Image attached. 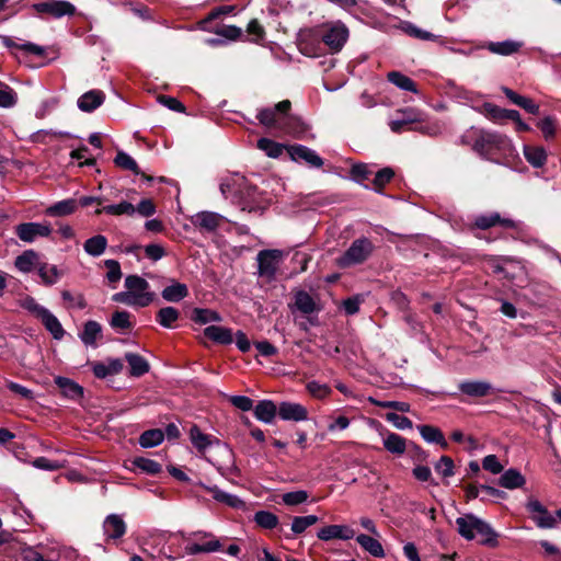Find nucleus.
<instances>
[{
	"label": "nucleus",
	"mask_w": 561,
	"mask_h": 561,
	"mask_svg": "<svg viewBox=\"0 0 561 561\" xmlns=\"http://www.w3.org/2000/svg\"><path fill=\"white\" fill-rule=\"evenodd\" d=\"M226 220V218L215 211L203 210L191 217L192 225L201 232H215Z\"/></svg>",
	"instance_id": "obj_12"
},
{
	"label": "nucleus",
	"mask_w": 561,
	"mask_h": 561,
	"mask_svg": "<svg viewBox=\"0 0 561 561\" xmlns=\"http://www.w3.org/2000/svg\"><path fill=\"white\" fill-rule=\"evenodd\" d=\"M83 249L91 256H100L105 251V237L99 234L88 239Z\"/></svg>",
	"instance_id": "obj_49"
},
{
	"label": "nucleus",
	"mask_w": 561,
	"mask_h": 561,
	"mask_svg": "<svg viewBox=\"0 0 561 561\" xmlns=\"http://www.w3.org/2000/svg\"><path fill=\"white\" fill-rule=\"evenodd\" d=\"M125 358L130 367L131 376L140 377L149 371V363L142 356L135 353H126Z\"/></svg>",
	"instance_id": "obj_35"
},
{
	"label": "nucleus",
	"mask_w": 561,
	"mask_h": 561,
	"mask_svg": "<svg viewBox=\"0 0 561 561\" xmlns=\"http://www.w3.org/2000/svg\"><path fill=\"white\" fill-rule=\"evenodd\" d=\"M55 383L61 390L62 394L71 400H78L83 394V389L73 380L58 376L55 378Z\"/></svg>",
	"instance_id": "obj_30"
},
{
	"label": "nucleus",
	"mask_w": 561,
	"mask_h": 561,
	"mask_svg": "<svg viewBox=\"0 0 561 561\" xmlns=\"http://www.w3.org/2000/svg\"><path fill=\"white\" fill-rule=\"evenodd\" d=\"M348 35V28L340 21L324 24L319 30V36L332 53H337L343 48Z\"/></svg>",
	"instance_id": "obj_5"
},
{
	"label": "nucleus",
	"mask_w": 561,
	"mask_h": 561,
	"mask_svg": "<svg viewBox=\"0 0 561 561\" xmlns=\"http://www.w3.org/2000/svg\"><path fill=\"white\" fill-rule=\"evenodd\" d=\"M378 538L379 537H371L365 534H359L355 537L356 542L370 556L375 558H383L385 550Z\"/></svg>",
	"instance_id": "obj_22"
},
{
	"label": "nucleus",
	"mask_w": 561,
	"mask_h": 561,
	"mask_svg": "<svg viewBox=\"0 0 561 561\" xmlns=\"http://www.w3.org/2000/svg\"><path fill=\"white\" fill-rule=\"evenodd\" d=\"M402 28L409 36L421 39V41L435 42L439 37L431 32L420 28L419 26H416L410 22H405Z\"/></svg>",
	"instance_id": "obj_50"
},
{
	"label": "nucleus",
	"mask_w": 561,
	"mask_h": 561,
	"mask_svg": "<svg viewBox=\"0 0 561 561\" xmlns=\"http://www.w3.org/2000/svg\"><path fill=\"white\" fill-rule=\"evenodd\" d=\"M95 205L94 214L99 215L103 210V199L95 196H82L78 201L75 198H68L55 203L47 208L46 213L49 216H67L77 210L80 207H89Z\"/></svg>",
	"instance_id": "obj_3"
},
{
	"label": "nucleus",
	"mask_w": 561,
	"mask_h": 561,
	"mask_svg": "<svg viewBox=\"0 0 561 561\" xmlns=\"http://www.w3.org/2000/svg\"><path fill=\"white\" fill-rule=\"evenodd\" d=\"M526 510L537 527L552 529L557 526V517L537 499L530 497L526 503Z\"/></svg>",
	"instance_id": "obj_9"
},
{
	"label": "nucleus",
	"mask_w": 561,
	"mask_h": 561,
	"mask_svg": "<svg viewBox=\"0 0 561 561\" xmlns=\"http://www.w3.org/2000/svg\"><path fill=\"white\" fill-rule=\"evenodd\" d=\"M257 148L265 152L270 158H278L284 151H287L288 146L276 142L270 138H260L257 140Z\"/></svg>",
	"instance_id": "obj_38"
},
{
	"label": "nucleus",
	"mask_w": 561,
	"mask_h": 561,
	"mask_svg": "<svg viewBox=\"0 0 561 561\" xmlns=\"http://www.w3.org/2000/svg\"><path fill=\"white\" fill-rule=\"evenodd\" d=\"M387 79L390 83L396 85L398 89L402 91H408L417 94L419 90L416 88L415 82L409 78L408 76L403 75L400 71H390L387 75Z\"/></svg>",
	"instance_id": "obj_33"
},
{
	"label": "nucleus",
	"mask_w": 561,
	"mask_h": 561,
	"mask_svg": "<svg viewBox=\"0 0 561 561\" xmlns=\"http://www.w3.org/2000/svg\"><path fill=\"white\" fill-rule=\"evenodd\" d=\"M102 103L103 92L99 90H91L78 99L77 105L82 112L90 113L102 105Z\"/></svg>",
	"instance_id": "obj_24"
},
{
	"label": "nucleus",
	"mask_w": 561,
	"mask_h": 561,
	"mask_svg": "<svg viewBox=\"0 0 561 561\" xmlns=\"http://www.w3.org/2000/svg\"><path fill=\"white\" fill-rule=\"evenodd\" d=\"M36 268L43 283L46 285H53L59 279V272L55 265L38 262Z\"/></svg>",
	"instance_id": "obj_47"
},
{
	"label": "nucleus",
	"mask_w": 561,
	"mask_h": 561,
	"mask_svg": "<svg viewBox=\"0 0 561 561\" xmlns=\"http://www.w3.org/2000/svg\"><path fill=\"white\" fill-rule=\"evenodd\" d=\"M39 320L54 339L61 340L64 337L65 330L60 321L49 310H47Z\"/></svg>",
	"instance_id": "obj_36"
},
{
	"label": "nucleus",
	"mask_w": 561,
	"mask_h": 561,
	"mask_svg": "<svg viewBox=\"0 0 561 561\" xmlns=\"http://www.w3.org/2000/svg\"><path fill=\"white\" fill-rule=\"evenodd\" d=\"M32 9L39 14H47L54 19L71 16L76 13V7L66 0H46L33 3Z\"/></svg>",
	"instance_id": "obj_8"
},
{
	"label": "nucleus",
	"mask_w": 561,
	"mask_h": 561,
	"mask_svg": "<svg viewBox=\"0 0 561 561\" xmlns=\"http://www.w3.org/2000/svg\"><path fill=\"white\" fill-rule=\"evenodd\" d=\"M114 163L123 170L131 171L135 174L139 173V168L135 159L122 150H119L114 158Z\"/></svg>",
	"instance_id": "obj_53"
},
{
	"label": "nucleus",
	"mask_w": 561,
	"mask_h": 561,
	"mask_svg": "<svg viewBox=\"0 0 561 561\" xmlns=\"http://www.w3.org/2000/svg\"><path fill=\"white\" fill-rule=\"evenodd\" d=\"M308 125L300 118L294 117L287 113L284 122L283 130L296 138H302L308 133Z\"/></svg>",
	"instance_id": "obj_34"
},
{
	"label": "nucleus",
	"mask_w": 561,
	"mask_h": 561,
	"mask_svg": "<svg viewBox=\"0 0 561 561\" xmlns=\"http://www.w3.org/2000/svg\"><path fill=\"white\" fill-rule=\"evenodd\" d=\"M309 497V494L305 490H298L293 492H287L282 495V501L287 506H296L305 503Z\"/></svg>",
	"instance_id": "obj_57"
},
{
	"label": "nucleus",
	"mask_w": 561,
	"mask_h": 561,
	"mask_svg": "<svg viewBox=\"0 0 561 561\" xmlns=\"http://www.w3.org/2000/svg\"><path fill=\"white\" fill-rule=\"evenodd\" d=\"M244 185L243 178L231 179L220 184L221 194L225 198H231L232 202L242 203V210L248 208L247 202L244 201L241 186Z\"/></svg>",
	"instance_id": "obj_17"
},
{
	"label": "nucleus",
	"mask_w": 561,
	"mask_h": 561,
	"mask_svg": "<svg viewBox=\"0 0 561 561\" xmlns=\"http://www.w3.org/2000/svg\"><path fill=\"white\" fill-rule=\"evenodd\" d=\"M254 522L262 528L273 529L278 525V517L268 511H259L254 515Z\"/></svg>",
	"instance_id": "obj_54"
},
{
	"label": "nucleus",
	"mask_w": 561,
	"mask_h": 561,
	"mask_svg": "<svg viewBox=\"0 0 561 561\" xmlns=\"http://www.w3.org/2000/svg\"><path fill=\"white\" fill-rule=\"evenodd\" d=\"M434 469L442 478L447 479L455 474L454 460L448 456H442L435 463Z\"/></svg>",
	"instance_id": "obj_51"
},
{
	"label": "nucleus",
	"mask_w": 561,
	"mask_h": 561,
	"mask_svg": "<svg viewBox=\"0 0 561 561\" xmlns=\"http://www.w3.org/2000/svg\"><path fill=\"white\" fill-rule=\"evenodd\" d=\"M133 465L135 468L139 469L141 472L156 476L161 472L162 467L159 462L153 459L145 458V457H136L133 460Z\"/></svg>",
	"instance_id": "obj_46"
},
{
	"label": "nucleus",
	"mask_w": 561,
	"mask_h": 561,
	"mask_svg": "<svg viewBox=\"0 0 561 561\" xmlns=\"http://www.w3.org/2000/svg\"><path fill=\"white\" fill-rule=\"evenodd\" d=\"M417 430L420 435L426 443L437 444L442 448L448 447V443L445 439L443 432L438 427L432 425H419Z\"/></svg>",
	"instance_id": "obj_27"
},
{
	"label": "nucleus",
	"mask_w": 561,
	"mask_h": 561,
	"mask_svg": "<svg viewBox=\"0 0 561 561\" xmlns=\"http://www.w3.org/2000/svg\"><path fill=\"white\" fill-rule=\"evenodd\" d=\"M0 89V107H12L16 103V93L9 85L4 84Z\"/></svg>",
	"instance_id": "obj_64"
},
{
	"label": "nucleus",
	"mask_w": 561,
	"mask_h": 561,
	"mask_svg": "<svg viewBox=\"0 0 561 561\" xmlns=\"http://www.w3.org/2000/svg\"><path fill=\"white\" fill-rule=\"evenodd\" d=\"M125 287L134 296L136 307H147L154 299V293L150 291L149 283L138 275H128L125 278Z\"/></svg>",
	"instance_id": "obj_7"
},
{
	"label": "nucleus",
	"mask_w": 561,
	"mask_h": 561,
	"mask_svg": "<svg viewBox=\"0 0 561 561\" xmlns=\"http://www.w3.org/2000/svg\"><path fill=\"white\" fill-rule=\"evenodd\" d=\"M524 43L520 41L506 39L503 42H490L486 44V49L495 55L511 56L517 53Z\"/></svg>",
	"instance_id": "obj_21"
},
{
	"label": "nucleus",
	"mask_w": 561,
	"mask_h": 561,
	"mask_svg": "<svg viewBox=\"0 0 561 561\" xmlns=\"http://www.w3.org/2000/svg\"><path fill=\"white\" fill-rule=\"evenodd\" d=\"M383 447L391 454L402 455L407 449V440L396 433H388L383 437Z\"/></svg>",
	"instance_id": "obj_40"
},
{
	"label": "nucleus",
	"mask_w": 561,
	"mask_h": 561,
	"mask_svg": "<svg viewBox=\"0 0 561 561\" xmlns=\"http://www.w3.org/2000/svg\"><path fill=\"white\" fill-rule=\"evenodd\" d=\"M127 531V525L122 515H107V539H121Z\"/></svg>",
	"instance_id": "obj_28"
},
{
	"label": "nucleus",
	"mask_w": 561,
	"mask_h": 561,
	"mask_svg": "<svg viewBox=\"0 0 561 561\" xmlns=\"http://www.w3.org/2000/svg\"><path fill=\"white\" fill-rule=\"evenodd\" d=\"M20 306L35 316L37 319H41L42 316L48 310L47 308L37 304V301L31 297L26 296L19 301Z\"/></svg>",
	"instance_id": "obj_55"
},
{
	"label": "nucleus",
	"mask_w": 561,
	"mask_h": 561,
	"mask_svg": "<svg viewBox=\"0 0 561 561\" xmlns=\"http://www.w3.org/2000/svg\"><path fill=\"white\" fill-rule=\"evenodd\" d=\"M278 415L284 421H306L308 419L307 409L295 402H282L278 407Z\"/></svg>",
	"instance_id": "obj_19"
},
{
	"label": "nucleus",
	"mask_w": 561,
	"mask_h": 561,
	"mask_svg": "<svg viewBox=\"0 0 561 561\" xmlns=\"http://www.w3.org/2000/svg\"><path fill=\"white\" fill-rule=\"evenodd\" d=\"M180 312L174 307H163L157 313V321L163 328H173L178 321Z\"/></svg>",
	"instance_id": "obj_45"
},
{
	"label": "nucleus",
	"mask_w": 561,
	"mask_h": 561,
	"mask_svg": "<svg viewBox=\"0 0 561 561\" xmlns=\"http://www.w3.org/2000/svg\"><path fill=\"white\" fill-rule=\"evenodd\" d=\"M130 314L127 311H116L111 319V325L114 329L125 330L130 328Z\"/></svg>",
	"instance_id": "obj_60"
},
{
	"label": "nucleus",
	"mask_w": 561,
	"mask_h": 561,
	"mask_svg": "<svg viewBox=\"0 0 561 561\" xmlns=\"http://www.w3.org/2000/svg\"><path fill=\"white\" fill-rule=\"evenodd\" d=\"M502 91L513 104L524 108L530 114H538L539 106L535 104L531 99L519 95L518 93L506 87H503Z\"/></svg>",
	"instance_id": "obj_31"
},
{
	"label": "nucleus",
	"mask_w": 561,
	"mask_h": 561,
	"mask_svg": "<svg viewBox=\"0 0 561 561\" xmlns=\"http://www.w3.org/2000/svg\"><path fill=\"white\" fill-rule=\"evenodd\" d=\"M317 536L323 541L332 539L350 540L355 537V531L347 525H329L321 528Z\"/></svg>",
	"instance_id": "obj_16"
},
{
	"label": "nucleus",
	"mask_w": 561,
	"mask_h": 561,
	"mask_svg": "<svg viewBox=\"0 0 561 561\" xmlns=\"http://www.w3.org/2000/svg\"><path fill=\"white\" fill-rule=\"evenodd\" d=\"M386 420L398 430H410L413 426L412 421L409 417L394 412L387 413Z\"/></svg>",
	"instance_id": "obj_61"
},
{
	"label": "nucleus",
	"mask_w": 561,
	"mask_h": 561,
	"mask_svg": "<svg viewBox=\"0 0 561 561\" xmlns=\"http://www.w3.org/2000/svg\"><path fill=\"white\" fill-rule=\"evenodd\" d=\"M526 478L515 468L505 470L499 478V484L508 490H514L524 486Z\"/></svg>",
	"instance_id": "obj_25"
},
{
	"label": "nucleus",
	"mask_w": 561,
	"mask_h": 561,
	"mask_svg": "<svg viewBox=\"0 0 561 561\" xmlns=\"http://www.w3.org/2000/svg\"><path fill=\"white\" fill-rule=\"evenodd\" d=\"M290 106V101L284 100L275 104L273 107L260 108L256 114V119L261 125L267 128H277L283 130L285 117L289 112Z\"/></svg>",
	"instance_id": "obj_6"
},
{
	"label": "nucleus",
	"mask_w": 561,
	"mask_h": 561,
	"mask_svg": "<svg viewBox=\"0 0 561 561\" xmlns=\"http://www.w3.org/2000/svg\"><path fill=\"white\" fill-rule=\"evenodd\" d=\"M190 438L193 446L199 451L206 450L214 442L210 435L204 434L196 425L191 428Z\"/></svg>",
	"instance_id": "obj_44"
},
{
	"label": "nucleus",
	"mask_w": 561,
	"mask_h": 561,
	"mask_svg": "<svg viewBox=\"0 0 561 561\" xmlns=\"http://www.w3.org/2000/svg\"><path fill=\"white\" fill-rule=\"evenodd\" d=\"M15 233L23 242L32 243L37 238L48 237L51 233V228L46 222H24L15 227Z\"/></svg>",
	"instance_id": "obj_11"
},
{
	"label": "nucleus",
	"mask_w": 561,
	"mask_h": 561,
	"mask_svg": "<svg viewBox=\"0 0 561 561\" xmlns=\"http://www.w3.org/2000/svg\"><path fill=\"white\" fill-rule=\"evenodd\" d=\"M204 335L221 345H229L233 342L231 329L225 327L209 325L204 329Z\"/></svg>",
	"instance_id": "obj_23"
},
{
	"label": "nucleus",
	"mask_w": 561,
	"mask_h": 561,
	"mask_svg": "<svg viewBox=\"0 0 561 561\" xmlns=\"http://www.w3.org/2000/svg\"><path fill=\"white\" fill-rule=\"evenodd\" d=\"M2 43L4 44L5 47H8L10 49H12V48L20 49L26 54H31V55H35V56H43L45 54V48L43 46H39L34 43H30V42L18 44L9 36H3Z\"/></svg>",
	"instance_id": "obj_37"
},
{
	"label": "nucleus",
	"mask_w": 561,
	"mask_h": 561,
	"mask_svg": "<svg viewBox=\"0 0 561 561\" xmlns=\"http://www.w3.org/2000/svg\"><path fill=\"white\" fill-rule=\"evenodd\" d=\"M526 160L535 168H540L546 163L547 154L542 147H524Z\"/></svg>",
	"instance_id": "obj_43"
},
{
	"label": "nucleus",
	"mask_w": 561,
	"mask_h": 561,
	"mask_svg": "<svg viewBox=\"0 0 561 561\" xmlns=\"http://www.w3.org/2000/svg\"><path fill=\"white\" fill-rule=\"evenodd\" d=\"M500 225L504 228H516L517 222L510 218H502L499 213H490L478 215L474 218V226L479 229L485 230L491 227Z\"/></svg>",
	"instance_id": "obj_18"
},
{
	"label": "nucleus",
	"mask_w": 561,
	"mask_h": 561,
	"mask_svg": "<svg viewBox=\"0 0 561 561\" xmlns=\"http://www.w3.org/2000/svg\"><path fill=\"white\" fill-rule=\"evenodd\" d=\"M368 401L376 407L385 408V409H393V410L402 412V413L410 412V409H411L410 404L408 402H403V401H381V400H377L373 397H369Z\"/></svg>",
	"instance_id": "obj_56"
},
{
	"label": "nucleus",
	"mask_w": 561,
	"mask_h": 561,
	"mask_svg": "<svg viewBox=\"0 0 561 561\" xmlns=\"http://www.w3.org/2000/svg\"><path fill=\"white\" fill-rule=\"evenodd\" d=\"M456 526L459 535L467 540L479 539L481 545L489 547L497 546L499 535L489 523L473 514H466L456 518Z\"/></svg>",
	"instance_id": "obj_2"
},
{
	"label": "nucleus",
	"mask_w": 561,
	"mask_h": 561,
	"mask_svg": "<svg viewBox=\"0 0 561 561\" xmlns=\"http://www.w3.org/2000/svg\"><path fill=\"white\" fill-rule=\"evenodd\" d=\"M287 153L295 162H305L310 168L319 169L323 165V159L311 148L304 145H289Z\"/></svg>",
	"instance_id": "obj_13"
},
{
	"label": "nucleus",
	"mask_w": 561,
	"mask_h": 561,
	"mask_svg": "<svg viewBox=\"0 0 561 561\" xmlns=\"http://www.w3.org/2000/svg\"><path fill=\"white\" fill-rule=\"evenodd\" d=\"M38 264V254L34 250H25L22 254L18 255L14 261V266L22 273H31Z\"/></svg>",
	"instance_id": "obj_32"
},
{
	"label": "nucleus",
	"mask_w": 561,
	"mask_h": 561,
	"mask_svg": "<svg viewBox=\"0 0 561 561\" xmlns=\"http://www.w3.org/2000/svg\"><path fill=\"white\" fill-rule=\"evenodd\" d=\"M136 213L135 206L129 202L107 205V214L133 216Z\"/></svg>",
	"instance_id": "obj_63"
},
{
	"label": "nucleus",
	"mask_w": 561,
	"mask_h": 561,
	"mask_svg": "<svg viewBox=\"0 0 561 561\" xmlns=\"http://www.w3.org/2000/svg\"><path fill=\"white\" fill-rule=\"evenodd\" d=\"M482 468L492 474H499L503 472V465L500 462L496 455H488L482 459Z\"/></svg>",
	"instance_id": "obj_62"
},
{
	"label": "nucleus",
	"mask_w": 561,
	"mask_h": 561,
	"mask_svg": "<svg viewBox=\"0 0 561 561\" xmlns=\"http://www.w3.org/2000/svg\"><path fill=\"white\" fill-rule=\"evenodd\" d=\"M188 295V288L185 284L172 280L170 285L165 286L161 291V296L165 301L179 302Z\"/></svg>",
	"instance_id": "obj_26"
},
{
	"label": "nucleus",
	"mask_w": 561,
	"mask_h": 561,
	"mask_svg": "<svg viewBox=\"0 0 561 561\" xmlns=\"http://www.w3.org/2000/svg\"><path fill=\"white\" fill-rule=\"evenodd\" d=\"M318 523V517L316 515H307V516H296L291 522V531L293 535L302 534L308 527Z\"/></svg>",
	"instance_id": "obj_52"
},
{
	"label": "nucleus",
	"mask_w": 561,
	"mask_h": 561,
	"mask_svg": "<svg viewBox=\"0 0 561 561\" xmlns=\"http://www.w3.org/2000/svg\"><path fill=\"white\" fill-rule=\"evenodd\" d=\"M164 439V432L160 428L145 431L138 439L142 448H152L160 445Z\"/></svg>",
	"instance_id": "obj_41"
},
{
	"label": "nucleus",
	"mask_w": 561,
	"mask_h": 561,
	"mask_svg": "<svg viewBox=\"0 0 561 561\" xmlns=\"http://www.w3.org/2000/svg\"><path fill=\"white\" fill-rule=\"evenodd\" d=\"M202 486L211 494L213 499L221 504H225L232 508H244L245 502L241 500L239 496L225 492L219 489L217 485H206L202 484Z\"/></svg>",
	"instance_id": "obj_20"
},
{
	"label": "nucleus",
	"mask_w": 561,
	"mask_h": 561,
	"mask_svg": "<svg viewBox=\"0 0 561 561\" xmlns=\"http://www.w3.org/2000/svg\"><path fill=\"white\" fill-rule=\"evenodd\" d=\"M285 254L283 250L277 249L260 251L256 256L259 274L267 278H273Z\"/></svg>",
	"instance_id": "obj_10"
},
{
	"label": "nucleus",
	"mask_w": 561,
	"mask_h": 561,
	"mask_svg": "<svg viewBox=\"0 0 561 561\" xmlns=\"http://www.w3.org/2000/svg\"><path fill=\"white\" fill-rule=\"evenodd\" d=\"M306 388L317 399H324L331 393V388L327 383H320L316 380L309 381Z\"/></svg>",
	"instance_id": "obj_58"
},
{
	"label": "nucleus",
	"mask_w": 561,
	"mask_h": 561,
	"mask_svg": "<svg viewBox=\"0 0 561 561\" xmlns=\"http://www.w3.org/2000/svg\"><path fill=\"white\" fill-rule=\"evenodd\" d=\"M295 306L300 312L305 314H309L316 311V302L313 298L306 291H298L295 295Z\"/></svg>",
	"instance_id": "obj_48"
},
{
	"label": "nucleus",
	"mask_w": 561,
	"mask_h": 561,
	"mask_svg": "<svg viewBox=\"0 0 561 561\" xmlns=\"http://www.w3.org/2000/svg\"><path fill=\"white\" fill-rule=\"evenodd\" d=\"M192 320L198 324L220 322L222 320L219 312L207 308H195L192 312Z\"/></svg>",
	"instance_id": "obj_42"
},
{
	"label": "nucleus",
	"mask_w": 561,
	"mask_h": 561,
	"mask_svg": "<svg viewBox=\"0 0 561 561\" xmlns=\"http://www.w3.org/2000/svg\"><path fill=\"white\" fill-rule=\"evenodd\" d=\"M374 251V245L368 238H359L352 242L350 248L339 259L341 267H350L365 262Z\"/></svg>",
	"instance_id": "obj_4"
},
{
	"label": "nucleus",
	"mask_w": 561,
	"mask_h": 561,
	"mask_svg": "<svg viewBox=\"0 0 561 561\" xmlns=\"http://www.w3.org/2000/svg\"><path fill=\"white\" fill-rule=\"evenodd\" d=\"M276 413H278V409L271 400H262L254 408L255 417L266 424L274 421Z\"/></svg>",
	"instance_id": "obj_29"
},
{
	"label": "nucleus",
	"mask_w": 561,
	"mask_h": 561,
	"mask_svg": "<svg viewBox=\"0 0 561 561\" xmlns=\"http://www.w3.org/2000/svg\"><path fill=\"white\" fill-rule=\"evenodd\" d=\"M458 388L461 393L470 398H483L494 392L493 386L483 380H465Z\"/></svg>",
	"instance_id": "obj_14"
},
{
	"label": "nucleus",
	"mask_w": 561,
	"mask_h": 561,
	"mask_svg": "<svg viewBox=\"0 0 561 561\" xmlns=\"http://www.w3.org/2000/svg\"><path fill=\"white\" fill-rule=\"evenodd\" d=\"M461 141L471 145L483 159L497 164H502L504 159L515 154L511 139L497 131L471 128L461 137Z\"/></svg>",
	"instance_id": "obj_1"
},
{
	"label": "nucleus",
	"mask_w": 561,
	"mask_h": 561,
	"mask_svg": "<svg viewBox=\"0 0 561 561\" xmlns=\"http://www.w3.org/2000/svg\"><path fill=\"white\" fill-rule=\"evenodd\" d=\"M394 175V172L391 168H383L381 170H379L376 174H375V178L373 180V184L375 186V190L377 192H380V190L388 183L391 181V179L393 178Z\"/></svg>",
	"instance_id": "obj_59"
},
{
	"label": "nucleus",
	"mask_w": 561,
	"mask_h": 561,
	"mask_svg": "<svg viewBox=\"0 0 561 561\" xmlns=\"http://www.w3.org/2000/svg\"><path fill=\"white\" fill-rule=\"evenodd\" d=\"M102 333V327L96 321H88L84 324L80 339L87 346L95 347V341Z\"/></svg>",
	"instance_id": "obj_39"
},
{
	"label": "nucleus",
	"mask_w": 561,
	"mask_h": 561,
	"mask_svg": "<svg viewBox=\"0 0 561 561\" xmlns=\"http://www.w3.org/2000/svg\"><path fill=\"white\" fill-rule=\"evenodd\" d=\"M196 536H201L203 538H209V540L201 543H190L185 546V554L187 556H195L199 553H210L216 552L221 549V543L218 539H216L211 534L209 533H196Z\"/></svg>",
	"instance_id": "obj_15"
}]
</instances>
